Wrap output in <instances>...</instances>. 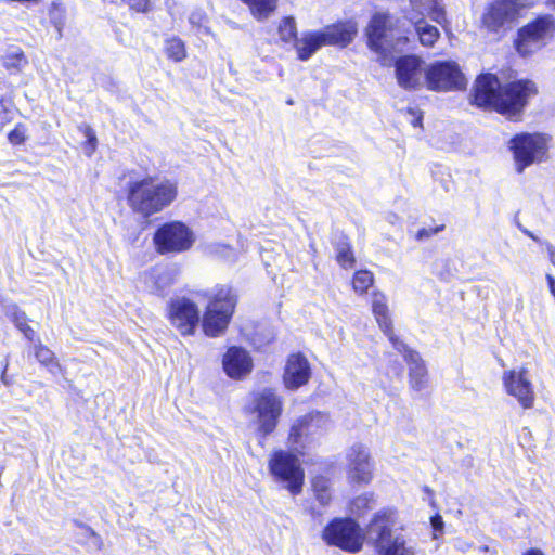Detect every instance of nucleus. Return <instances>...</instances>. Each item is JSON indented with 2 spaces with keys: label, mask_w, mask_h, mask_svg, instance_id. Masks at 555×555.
Wrapping results in <instances>:
<instances>
[{
  "label": "nucleus",
  "mask_w": 555,
  "mask_h": 555,
  "mask_svg": "<svg viewBox=\"0 0 555 555\" xmlns=\"http://www.w3.org/2000/svg\"><path fill=\"white\" fill-rule=\"evenodd\" d=\"M524 555H544L540 550L531 548L527 551Z\"/></svg>",
  "instance_id": "nucleus-49"
},
{
  "label": "nucleus",
  "mask_w": 555,
  "mask_h": 555,
  "mask_svg": "<svg viewBox=\"0 0 555 555\" xmlns=\"http://www.w3.org/2000/svg\"><path fill=\"white\" fill-rule=\"evenodd\" d=\"M336 260L344 269H352L354 267L356 258L349 245L340 246L336 255Z\"/></svg>",
  "instance_id": "nucleus-36"
},
{
  "label": "nucleus",
  "mask_w": 555,
  "mask_h": 555,
  "mask_svg": "<svg viewBox=\"0 0 555 555\" xmlns=\"http://www.w3.org/2000/svg\"><path fill=\"white\" fill-rule=\"evenodd\" d=\"M424 491H425V493H427L429 496H433V494H434L433 490H431L429 487H427V486H425V487H424Z\"/></svg>",
  "instance_id": "nucleus-52"
},
{
  "label": "nucleus",
  "mask_w": 555,
  "mask_h": 555,
  "mask_svg": "<svg viewBox=\"0 0 555 555\" xmlns=\"http://www.w3.org/2000/svg\"><path fill=\"white\" fill-rule=\"evenodd\" d=\"M535 93L537 89L532 81H514L501 88L494 75L483 74L476 79L474 103L479 107H491L512 118L522 111L528 100Z\"/></svg>",
  "instance_id": "nucleus-1"
},
{
  "label": "nucleus",
  "mask_w": 555,
  "mask_h": 555,
  "mask_svg": "<svg viewBox=\"0 0 555 555\" xmlns=\"http://www.w3.org/2000/svg\"><path fill=\"white\" fill-rule=\"evenodd\" d=\"M222 247V254H224L225 251H228L230 249V245H221Z\"/></svg>",
  "instance_id": "nucleus-53"
},
{
  "label": "nucleus",
  "mask_w": 555,
  "mask_h": 555,
  "mask_svg": "<svg viewBox=\"0 0 555 555\" xmlns=\"http://www.w3.org/2000/svg\"><path fill=\"white\" fill-rule=\"evenodd\" d=\"M206 22H207V17L201 11L193 12L190 15V23L192 25L197 26L201 29L202 34L210 35L211 31H210V28L206 26Z\"/></svg>",
  "instance_id": "nucleus-38"
},
{
  "label": "nucleus",
  "mask_w": 555,
  "mask_h": 555,
  "mask_svg": "<svg viewBox=\"0 0 555 555\" xmlns=\"http://www.w3.org/2000/svg\"><path fill=\"white\" fill-rule=\"evenodd\" d=\"M409 113L413 115V120L411 121L414 127L421 126L422 115L414 109H409Z\"/></svg>",
  "instance_id": "nucleus-47"
},
{
  "label": "nucleus",
  "mask_w": 555,
  "mask_h": 555,
  "mask_svg": "<svg viewBox=\"0 0 555 555\" xmlns=\"http://www.w3.org/2000/svg\"><path fill=\"white\" fill-rule=\"evenodd\" d=\"M324 46H326V43L324 42L320 29L304 31L294 42L297 57L300 61L310 60L313 54Z\"/></svg>",
  "instance_id": "nucleus-25"
},
{
  "label": "nucleus",
  "mask_w": 555,
  "mask_h": 555,
  "mask_svg": "<svg viewBox=\"0 0 555 555\" xmlns=\"http://www.w3.org/2000/svg\"><path fill=\"white\" fill-rule=\"evenodd\" d=\"M23 312L24 311H22L15 304H10L4 307V313L11 321H14V317L23 314Z\"/></svg>",
  "instance_id": "nucleus-44"
},
{
  "label": "nucleus",
  "mask_w": 555,
  "mask_h": 555,
  "mask_svg": "<svg viewBox=\"0 0 555 555\" xmlns=\"http://www.w3.org/2000/svg\"><path fill=\"white\" fill-rule=\"evenodd\" d=\"M143 287L151 294L164 296L173 284L175 274L166 268H154L141 276Z\"/></svg>",
  "instance_id": "nucleus-24"
},
{
  "label": "nucleus",
  "mask_w": 555,
  "mask_h": 555,
  "mask_svg": "<svg viewBox=\"0 0 555 555\" xmlns=\"http://www.w3.org/2000/svg\"><path fill=\"white\" fill-rule=\"evenodd\" d=\"M551 137L541 132H522L513 137L508 149L513 153L514 168L522 173L526 168L543 163L548 157Z\"/></svg>",
  "instance_id": "nucleus-5"
},
{
  "label": "nucleus",
  "mask_w": 555,
  "mask_h": 555,
  "mask_svg": "<svg viewBox=\"0 0 555 555\" xmlns=\"http://www.w3.org/2000/svg\"><path fill=\"white\" fill-rule=\"evenodd\" d=\"M410 9L405 12L408 20L428 17L442 24L446 21V12L442 0H409Z\"/></svg>",
  "instance_id": "nucleus-22"
},
{
  "label": "nucleus",
  "mask_w": 555,
  "mask_h": 555,
  "mask_svg": "<svg viewBox=\"0 0 555 555\" xmlns=\"http://www.w3.org/2000/svg\"><path fill=\"white\" fill-rule=\"evenodd\" d=\"M26 138V128L22 125H17L10 133L9 141L12 144H21Z\"/></svg>",
  "instance_id": "nucleus-39"
},
{
  "label": "nucleus",
  "mask_w": 555,
  "mask_h": 555,
  "mask_svg": "<svg viewBox=\"0 0 555 555\" xmlns=\"http://www.w3.org/2000/svg\"><path fill=\"white\" fill-rule=\"evenodd\" d=\"M312 416H304L298 420L291 428L289 440L293 444H297L302 435L311 427Z\"/></svg>",
  "instance_id": "nucleus-35"
},
{
  "label": "nucleus",
  "mask_w": 555,
  "mask_h": 555,
  "mask_svg": "<svg viewBox=\"0 0 555 555\" xmlns=\"http://www.w3.org/2000/svg\"><path fill=\"white\" fill-rule=\"evenodd\" d=\"M236 306V295L231 287L222 286L214 294L203 315L202 326L209 337L221 336L231 321Z\"/></svg>",
  "instance_id": "nucleus-6"
},
{
  "label": "nucleus",
  "mask_w": 555,
  "mask_h": 555,
  "mask_svg": "<svg viewBox=\"0 0 555 555\" xmlns=\"http://www.w3.org/2000/svg\"><path fill=\"white\" fill-rule=\"evenodd\" d=\"M327 544L338 546L347 552L357 553L363 545V534L359 525L352 519H335L323 531Z\"/></svg>",
  "instance_id": "nucleus-12"
},
{
  "label": "nucleus",
  "mask_w": 555,
  "mask_h": 555,
  "mask_svg": "<svg viewBox=\"0 0 555 555\" xmlns=\"http://www.w3.org/2000/svg\"><path fill=\"white\" fill-rule=\"evenodd\" d=\"M223 370L228 376L241 379L253 370V360L249 353L241 347L228 349L222 360Z\"/></svg>",
  "instance_id": "nucleus-19"
},
{
  "label": "nucleus",
  "mask_w": 555,
  "mask_h": 555,
  "mask_svg": "<svg viewBox=\"0 0 555 555\" xmlns=\"http://www.w3.org/2000/svg\"><path fill=\"white\" fill-rule=\"evenodd\" d=\"M269 470L294 495L299 494L304 485V470L296 455L286 451H275L269 461Z\"/></svg>",
  "instance_id": "nucleus-10"
},
{
  "label": "nucleus",
  "mask_w": 555,
  "mask_h": 555,
  "mask_svg": "<svg viewBox=\"0 0 555 555\" xmlns=\"http://www.w3.org/2000/svg\"><path fill=\"white\" fill-rule=\"evenodd\" d=\"M22 333L28 340H30V341L35 340L36 332L29 325L27 327H25Z\"/></svg>",
  "instance_id": "nucleus-48"
},
{
  "label": "nucleus",
  "mask_w": 555,
  "mask_h": 555,
  "mask_svg": "<svg viewBox=\"0 0 555 555\" xmlns=\"http://www.w3.org/2000/svg\"><path fill=\"white\" fill-rule=\"evenodd\" d=\"M27 64L24 53L16 49L3 57V65L7 69L22 70Z\"/></svg>",
  "instance_id": "nucleus-34"
},
{
  "label": "nucleus",
  "mask_w": 555,
  "mask_h": 555,
  "mask_svg": "<svg viewBox=\"0 0 555 555\" xmlns=\"http://www.w3.org/2000/svg\"><path fill=\"white\" fill-rule=\"evenodd\" d=\"M397 350L408 362L411 387L416 391L423 390L427 385V370L420 354L408 348L403 341L401 348Z\"/></svg>",
  "instance_id": "nucleus-23"
},
{
  "label": "nucleus",
  "mask_w": 555,
  "mask_h": 555,
  "mask_svg": "<svg viewBox=\"0 0 555 555\" xmlns=\"http://www.w3.org/2000/svg\"><path fill=\"white\" fill-rule=\"evenodd\" d=\"M7 369H8V362L5 363L4 370H3L2 375H1V380H2L4 384H8V382H7V376H5Z\"/></svg>",
  "instance_id": "nucleus-51"
},
{
  "label": "nucleus",
  "mask_w": 555,
  "mask_h": 555,
  "mask_svg": "<svg viewBox=\"0 0 555 555\" xmlns=\"http://www.w3.org/2000/svg\"><path fill=\"white\" fill-rule=\"evenodd\" d=\"M398 85L405 90H418L425 87L427 64L420 56L405 55L395 63Z\"/></svg>",
  "instance_id": "nucleus-14"
},
{
  "label": "nucleus",
  "mask_w": 555,
  "mask_h": 555,
  "mask_svg": "<svg viewBox=\"0 0 555 555\" xmlns=\"http://www.w3.org/2000/svg\"><path fill=\"white\" fill-rule=\"evenodd\" d=\"M320 30L326 46L346 48L357 37L359 25L356 20L349 18L327 25Z\"/></svg>",
  "instance_id": "nucleus-17"
},
{
  "label": "nucleus",
  "mask_w": 555,
  "mask_h": 555,
  "mask_svg": "<svg viewBox=\"0 0 555 555\" xmlns=\"http://www.w3.org/2000/svg\"><path fill=\"white\" fill-rule=\"evenodd\" d=\"M400 24L401 20L388 12L374 13L364 29L367 48L386 59L392 51L403 47L408 36Z\"/></svg>",
  "instance_id": "nucleus-3"
},
{
  "label": "nucleus",
  "mask_w": 555,
  "mask_h": 555,
  "mask_svg": "<svg viewBox=\"0 0 555 555\" xmlns=\"http://www.w3.org/2000/svg\"><path fill=\"white\" fill-rule=\"evenodd\" d=\"M132 10L138 12H146L150 7V0H124Z\"/></svg>",
  "instance_id": "nucleus-41"
},
{
  "label": "nucleus",
  "mask_w": 555,
  "mask_h": 555,
  "mask_svg": "<svg viewBox=\"0 0 555 555\" xmlns=\"http://www.w3.org/2000/svg\"><path fill=\"white\" fill-rule=\"evenodd\" d=\"M555 34V20L542 15L518 30L516 50L519 54L530 55L546 46Z\"/></svg>",
  "instance_id": "nucleus-9"
},
{
  "label": "nucleus",
  "mask_w": 555,
  "mask_h": 555,
  "mask_svg": "<svg viewBox=\"0 0 555 555\" xmlns=\"http://www.w3.org/2000/svg\"><path fill=\"white\" fill-rule=\"evenodd\" d=\"M374 276L367 270H359L354 273L352 279V288L356 293L363 295L373 285Z\"/></svg>",
  "instance_id": "nucleus-31"
},
{
  "label": "nucleus",
  "mask_w": 555,
  "mask_h": 555,
  "mask_svg": "<svg viewBox=\"0 0 555 555\" xmlns=\"http://www.w3.org/2000/svg\"><path fill=\"white\" fill-rule=\"evenodd\" d=\"M534 2L535 0H496L486 9L482 25L488 31L499 33L513 24L521 9L530 8Z\"/></svg>",
  "instance_id": "nucleus-11"
},
{
  "label": "nucleus",
  "mask_w": 555,
  "mask_h": 555,
  "mask_svg": "<svg viewBox=\"0 0 555 555\" xmlns=\"http://www.w3.org/2000/svg\"><path fill=\"white\" fill-rule=\"evenodd\" d=\"M397 525V512L383 508L372 518L367 527L369 541L373 543L378 555H414L402 534H393Z\"/></svg>",
  "instance_id": "nucleus-4"
},
{
  "label": "nucleus",
  "mask_w": 555,
  "mask_h": 555,
  "mask_svg": "<svg viewBox=\"0 0 555 555\" xmlns=\"http://www.w3.org/2000/svg\"><path fill=\"white\" fill-rule=\"evenodd\" d=\"M167 318L181 335L190 336L195 333L199 323V309L197 305L186 297H177L170 300L167 308Z\"/></svg>",
  "instance_id": "nucleus-13"
},
{
  "label": "nucleus",
  "mask_w": 555,
  "mask_h": 555,
  "mask_svg": "<svg viewBox=\"0 0 555 555\" xmlns=\"http://www.w3.org/2000/svg\"><path fill=\"white\" fill-rule=\"evenodd\" d=\"M443 227H435V228H423L417 231L415 235V240L424 241L431 238L433 234L439 232Z\"/></svg>",
  "instance_id": "nucleus-42"
},
{
  "label": "nucleus",
  "mask_w": 555,
  "mask_h": 555,
  "mask_svg": "<svg viewBox=\"0 0 555 555\" xmlns=\"http://www.w3.org/2000/svg\"><path fill=\"white\" fill-rule=\"evenodd\" d=\"M194 231L184 222L172 220L162 224L154 235V243H193Z\"/></svg>",
  "instance_id": "nucleus-20"
},
{
  "label": "nucleus",
  "mask_w": 555,
  "mask_h": 555,
  "mask_svg": "<svg viewBox=\"0 0 555 555\" xmlns=\"http://www.w3.org/2000/svg\"><path fill=\"white\" fill-rule=\"evenodd\" d=\"M311 376V369L307 358L301 353L288 357L284 370V384L288 389H298L307 384Z\"/></svg>",
  "instance_id": "nucleus-18"
},
{
  "label": "nucleus",
  "mask_w": 555,
  "mask_h": 555,
  "mask_svg": "<svg viewBox=\"0 0 555 555\" xmlns=\"http://www.w3.org/2000/svg\"><path fill=\"white\" fill-rule=\"evenodd\" d=\"M165 52L168 59L173 62H181L186 57V50L184 42L177 37H172L165 42Z\"/></svg>",
  "instance_id": "nucleus-29"
},
{
  "label": "nucleus",
  "mask_w": 555,
  "mask_h": 555,
  "mask_svg": "<svg viewBox=\"0 0 555 555\" xmlns=\"http://www.w3.org/2000/svg\"><path fill=\"white\" fill-rule=\"evenodd\" d=\"M14 323V325L21 331L23 332L25 327L28 326L27 324V315L25 312H23V314H20V315H15L14 317V321H12Z\"/></svg>",
  "instance_id": "nucleus-45"
},
{
  "label": "nucleus",
  "mask_w": 555,
  "mask_h": 555,
  "mask_svg": "<svg viewBox=\"0 0 555 555\" xmlns=\"http://www.w3.org/2000/svg\"><path fill=\"white\" fill-rule=\"evenodd\" d=\"M348 476L352 482L369 483L372 479V464L367 449L362 444H354L348 454Z\"/></svg>",
  "instance_id": "nucleus-16"
},
{
  "label": "nucleus",
  "mask_w": 555,
  "mask_h": 555,
  "mask_svg": "<svg viewBox=\"0 0 555 555\" xmlns=\"http://www.w3.org/2000/svg\"><path fill=\"white\" fill-rule=\"evenodd\" d=\"M23 312L24 311H22L15 304H10L4 307V313L11 321H14V317L23 314Z\"/></svg>",
  "instance_id": "nucleus-43"
},
{
  "label": "nucleus",
  "mask_w": 555,
  "mask_h": 555,
  "mask_svg": "<svg viewBox=\"0 0 555 555\" xmlns=\"http://www.w3.org/2000/svg\"><path fill=\"white\" fill-rule=\"evenodd\" d=\"M548 5L555 10V0H548Z\"/></svg>",
  "instance_id": "nucleus-54"
},
{
  "label": "nucleus",
  "mask_w": 555,
  "mask_h": 555,
  "mask_svg": "<svg viewBox=\"0 0 555 555\" xmlns=\"http://www.w3.org/2000/svg\"><path fill=\"white\" fill-rule=\"evenodd\" d=\"M34 350L36 359L42 365L48 367L51 373H56L57 371H61V365L55 359L54 352L50 350L47 346L42 345L41 341L35 344Z\"/></svg>",
  "instance_id": "nucleus-28"
},
{
  "label": "nucleus",
  "mask_w": 555,
  "mask_h": 555,
  "mask_svg": "<svg viewBox=\"0 0 555 555\" xmlns=\"http://www.w3.org/2000/svg\"><path fill=\"white\" fill-rule=\"evenodd\" d=\"M250 409L256 414L257 435L266 438L276 428L283 411V402L272 389H263L254 395Z\"/></svg>",
  "instance_id": "nucleus-7"
},
{
  "label": "nucleus",
  "mask_w": 555,
  "mask_h": 555,
  "mask_svg": "<svg viewBox=\"0 0 555 555\" xmlns=\"http://www.w3.org/2000/svg\"><path fill=\"white\" fill-rule=\"evenodd\" d=\"M467 79L454 61H436L427 64L425 87L435 92L464 90Z\"/></svg>",
  "instance_id": "nucleus-8"
},
{
  "label": "nucleus",
  "mask_w": 555,
  "mask_h": 555,
  "mask_svg": "<svg viewBox=\"0 0 555 555\" xmlns=\"http://www.w3.org/2000/svg\"><path fill=\"white\" fill-rule=\"evenodd\" d=\"M178 197V183L170 179L146 177L131 182L128 191L130 208L147 218L169 207Z\"/></svg>",
  "instance_id": "nucleus-2"
},
{
  "label": "nucleus",
  "mask_w": 555,
  "mask_h": 555,
  "mask_svg": "<svg viewBox=\"0 0 555 555\" xmlns=\"http://www.w3.org/2000/svg\"><path fill=\"white\" fill-rule=\"evenodd\" d=\"M409 21L414 25L420 43L424 47H433L440 36L438 28L425 22V18Z\"/></svg>",
  "instance_id": "nucleus-26"
},
{
  "label": "nucleus",
  "mask_w": 555,
  "mask_h": 555,
  "mask_svg": "<svg viewBox=\"0 0 555 555\" xmlns=\"http://www.w3.org/2000/svg\"><path fill=\"white\" fill-rule=\"evenodd\" d=\"M372 312L379 328L389 338L395 349H400L402 341L395 335L392 322L389 315L386 297L384 294L375 292L372 296Z\"/></svg>",
  "instance_id": "nucleus-21"
},
{
  "label": "nucleus",
  "mask_w": 555,
  "mask_h": 555,
  "mask_svg": "<svg viewBox=\"0 0 555 555\" xmlns=\"http://www.w3.org/2000/svg\"><path fill=\"white\" fill-rule=\"evenodd\" d=\"M375 504V498L373 493H363L358 495L350 503V511L354 515H363L366 511L371 509Z\"/></svg>",
  "instance_id": "nucleus-32"
},
{
  "label": "nucleus",
  "mask_w": 555,
  "mask_h": 555,
  "mask_svg": "<svg viewBox=\"0 0 555 555\" xmlns=\"http://www.w3.org/2000/svg\"><path fill=\"white\" fill-rule=\"evenodd\" d=\"M82 133L86 138V142L83 144V153L90 157L93 155V153L95 152L96 150V146H98V139H96V135L94 133V131L92 130V128L88 127V126H85L82 128Z\"/></svg>",
  "instance_id": "nucleus-37"
},
{
  "label": "nucleus",
  "mask_w": 555,
  "mask_h": 555,
  "mask_svg": "<svg viewBox=\"0 0 555 555\" xmlns=\"http://www.w3.org/2000/svg\"><path fill=\"white\" fill-rule=\"evenodd\" d=\"M190 245H154L155 249L160 255L170 253H182L188 249Z\"/></svg>",
  "instance_id": "nucleus-40"
},
{
  "label": "nucleus",
  "mask_w": 555,
  "mask_h": 555,
  "mask_svg": "<svg viewBox=\"0 0 555 555\" xmlns=\"http://www.w3.org/2000/svg\"><path fill=\"white\" fill-rule=\"evenodd\" d=\"M550 258H551L552 263L555 266V247L554 246H552V248H550Z\"/></svg>",
  "instance_id": "nucleus-50"
},
{
  "label": "nucleus",
  "mask_w": 555,
  "mask_h": 555,
  "mask_svg": "<svg viewBox=\"0 0 555 555\" xmlns=\"http://www.w3.org/2000/svg\"><path fill=\"white\" fill-rule=\"evenodd\" d=\"M297 34V27L296 22L294 17L287 16L284 17L280 25H279V36L282 41L288 43V42H295V40L298 38L296 37Z\"/></svg>",
  "instance_id": "nucleus-33"
},
{
  "label": "nucleus",
  "mask_w": 555,
  "mask_h": 555,
  "mask_svg": "<svg viewBox=\"0 0 555 555\" xmlns=\"http://www.w3.org/2000/svg\"><path fill=\"white\" fill-rule=\"evenodd\" d=\"M312 489L315 499L322 504L327 505L331 501L330 480L323 476H317L312 479Z\"/></svg>",
  "instance_id": "nucleus-30"
},
{
  "label": "nucleus",
  "mask_w": 555,
  "mask_h": 555,
  "mask_svg": "<svg viewBox=\"0 0 555 555\" xmlns=\"http://www.w3.org/2000/svg\"><path fill=\"white\" fill-rule=\"evenodd\" d=\"M502 382L507 395L514 397L524 409L533 406L535 395L526 367L505 371Z\"/></svg>",
  "instance_id": "nucleus-15"
},
{
  "label": "nucleus",
  "mask_w": 555,
  "mask_h": 555,
  "mask_svg": "<svg viewBox=\"0 0 555 555\" xmlns=\"http://www.w3.org/2000/svg\"><path fill=\"white\" fill-rule=\"evenodd\" d=\"M430 522H431V527H433L435 532L442 533V531H443V520H442V517L439 514H437L434 517H431Z\"/></svg>",
  "instance_id": "nucleus-46"
},
{
  "label": "nucleus",
  "mask_w": 555,
  "mask_h": 555,
  "mask_svg": "<svg viewBox=\"0 0 555 555\" xmlns=\"http://www.w3.org/2000/svg\"><path fill=\"white\" fill-rule=\"evenodd\" d=\"M258 21L268 18L276 9L278 0H242Z\"/></svg>",
  "instance_id": "nucleus-27"
}]
</instances>
